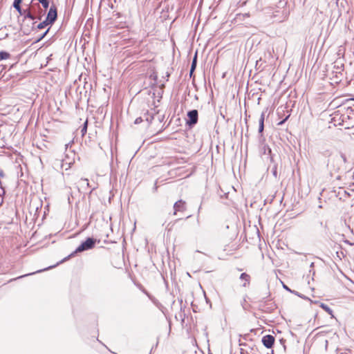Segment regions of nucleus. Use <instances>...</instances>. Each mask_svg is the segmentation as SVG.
<instances>
[{
  "label": "nucleus",
  "instance_id": "nucleus-37",
  "mask_svg": "<svg viewBox=\"0 0 354 354\" xmlns=\"http://www.w3.org/2000/svg\"><path fill=\"white\" fill-rule=\"evenodd\" d=\"M26 275H27V274H24V277H26ZM21 277H23V276H21ZM19 278H21V277H20Z\"/></svg>",
  "mask_w": 354,
  "mask_h": 354
},
{
  "label": "nucleus",
  "instance_id": "nucleus-5",
  "mask_svg": "<svg viewBox=\"0 0 354 354\" xmlns=\"http://www.w3.org/2000/svg\"><path fill=\"white\" fill-rule=\"evenodd\" d=\"M28 6L30 8H31V11L35 15H37V20H41V17L46 13L45 10L41 9L39 2L37 1V0H31Z\"/></svg>",
  "mask_w": 354,
  "mask_h": 354
},
{
  "label": "nucleus",
  "instance_id": "nucleus-17",
  "mask_svg": "<svg viewBox=\"0 0 354 354\" xmlns=\"http://www.w3.org/2000/svg\"><path fill=\"white\" fill-rule=\"evenodd\" d=\"M10 56V53L6 51H1L0 52V61L3 59H6L9 58Z\"/></svg>",
  "mask_w": 354,
  "mask_h": 354
},
{
  "label": "nucleus",
  "instance_id": "nucleus-19",
  "mask_svg": "<svg viewBox=\"0 0 354 354\" xmlns=\"http://www.w3.org/2000/svg\"><path fill=\"white\" fill-rule=\"evenodd\" d=\"M48 25H50V24L45 19L44 21L39 23L37 26V28L41 30V29L44 28L45 27H46Z\"/></svg>",
  "mask_w": 354,
  "mask_h": 354
},
{
  "label": "nucleus",
  "instance_id": "nucleus-2",
  "mask_svg": "<svg viewBox=\"0 0 354 354\" xmlns=\"http://www.w3.org/2000/svg\"><path fill=\"white\" fill-rule=\"evenodd\" d=\"M346 162V156L343 153L332 156L327 164L328 167L333 171H338L340 169V165Z\"/></svg>",
  "mask_w": 354,
  "mask_h": 354
},
{
  "label": "nucleus",
  "instance_id": "nucleus-29",
  "mask_svg": "<svg viewBox=\"0 0 354 354\" xmlns=\"http://www.w3.org/2000/svg\"><path fill=\"white\" fill-rule=\"evenodd\" d=\"M292 293H294V294H295L296 295H297V296H299H299H300V295H301V294H299V292H296V291H292Z\"/></svg>",
  "mask_w": 354,
  "mask_h": 354
},
{
  "label": "nucleus",
  "instance_id": "nucleus-11",
  "mask_svg": "<svg viewBox=\"0 0 354 354\" xmlns=\"http://www.w3.org/2000/svg\"><path fill=\"white\" fill-rule=\"evenodd\" d=\"M266 112L263 111L259 120V133H262L264 129V120Z\"/></svg>",
  "mask_w": 354,
  "mask_h": 354
},
{
  "label": "nucleus",
  "instance_id": "nucleus-35",
  "mask_svg": "<svg viewBox=\"0 0 354 354\" xmlns=\"http://www.w3.org/2000/svg\"><path fill=\"white\" fill-rule=\"evenodd\" d=\"M84 180L88 182V179H84ZM87 185H88V183H87Z\"/></svg>",
  "mask_w": 354,
  "mask_h": 354
},
{
  "label": "nucleus",
  "instance_id": "nucleus-6",
  "mask_svg": "<svg viewBox=\"0 0 354 354\" xmlns=\"http://www.w3.org/2000/svg\"><path fill=\"white\" fill-rule=\"evenodd\" d=\"M187 118L188 119L186 121V124L189 127H194L197 122L198 120V112L196 109H193L187 112Z\"/></svg>",
  "mask_w": 354,
  "mask_h": 354
},
{
  "label": "nucleus",
  "instance_id": "nucleus-13",
  "mask_svg": "<svg viewBox=\"0 0 354 354\" xmlns=\"http://www.w3.org/2000/svg\"><path fill=\"white\" fill-rule=\"evenodd\" d=\"M196 65H197V53H196V54L194 55L192 62V65H191V68H190V71H189L190 77L192 76V74L194 73V72L196 68Z\"/></svg>",
  "mask_w": 354,
  "mask_h": 354
},
{
  "label": "nucleus",
  "instance_id": "nucleus-14",
  "mask_svg": "<svg viewBox=\"0 0 354 354\" xmlns=\"http://www.w3.org/2000/svg\"><path fill=\"white\" fill-rule=\"evenodd\" d=\"M21 2L22 0H15L13 3V7L19 13L21 12V10H22L21 7Z\"/></svg>",
  "mask_w": 354,
  "mask_h": 354
},
{
  "label": "nucleus",
  "instance_id": "nucleus-32",
  "mask_svg": "<svg viewBox=\"0 0 354 354\" xmlns=\"http://www.w3.org/2000/svg\"><path fill=\"white\" fill-rule=\"evenodd\" d=\"M336 77H337V79H339V81H341V80H342L341 77H339V75H336Z\"/></svg>",
  "mask_w": 354,
  "mask_h": 354
},
{
  "label": "nucleus",
  "instance_id": "nucleus-12",
  "mask_svg": "<svg viewBox=\"0 0 354 354\" xmlns=\"http://www.w3.org/2000/svg\"><path fill=\"white\" fill-rule=\"evenodd\" d=\"M239 278L241 280L244 281V283L242 285L243 287L248 286V285L250 284V276L249 274H248L245 272H243L240 275Z\"/></svg>",
  "mask_w": 354,
  "mask_h": 354
},
{
  "label": "nucleus",
  "instance_id": "nucleus-26",
  "mask_svg": "<svg viewBox=\"0 0 354 354\" xmlns=\"http://www.w3.org/2000/svg\"><path fill=\"white\" fill-rule=\"evenodd\" d=\"M1 187V189H2V193H0V196L4 195V194H5V193H6V192H5L4 189H3L2 187Z\"/></svg>",
  "mask_w": 354,
  "mask_h": 354
},
{
  "label": "nucleus",
  "instance_id": "nucleus-10",
  "mask_svg": "<svg viewBox=\"0 0 354 354\" xmlns=\"http://www.w3.org/2000/svg\"><path fill=\"white\" fill-rule=\"evenodd\" d=\"M174 214L176 215L178 212H183L186 210L185 202L183 200L176 201L174 205Z\"/></svg>",
  "mask_w": 354,
  "mask_h": 354
},
{
  "label": "nucleus",
  "instance_id": "nucleus-15",
  "mask_svg": "<svg viewBox=\"0 0 354 354\" xmlns=\"http://www.w3.org/2000/svg\"><path fill=\"white\" fill-rule=\"evenodd\" d=\"M319 306L329 315L333 316V310L326 304L320 303Z\"/></svg>",
  "mask_w": 354,
  "mask_h": 354
},
{
  "label": "nucleus",
  "instance_id": "nucleus-9",
  "mask_svg": "<svg viewBox=\"0 0 354 354\" xmlns=\"http://www.w3.org/2000/svg\"><path fill=\"white\" fill-rule=\"evenodd\" d=\"M274 340V337L272 335H264L261 339L262 344L267 348H271L273 346Z\"/></svg>",
  "mask_w": 354,
  "mask_h": 354
},
{
  "label": "nucleus",
  "instance_id": "nucleus-21",
  "mask_svg": "<svg viewBox=\"0 0 354 354\" xmlns=\"http://www.w3.org/2000/svg\"><path fill=\"white\" fill-rule=\"evenodd\" d=\"M49 29L50 28H48L43 34H41V35L37 39V41H39L40 40H41L46 35V34L49 31Z\"/></svg>",
  "mask_w": 354,
  "mask_h": 354
},
{
  "label": "nucleus",
  "instance_id": "nucleus-30",
  "mask_svg": "<svg viewBox=\"0 0 354 354\" xmlns=\"http://www.w3.org/2000/svg\"><path fill=\"white\" fill-rule=\"evenodd\" d=\"M299 297L301 298H303V299H309L308 298H307L306 297L304 296V295H300Z\"/></svg>",
  "mask_w": 354,
  "mask_h": 354
},
{
  "label": "nucleus",
  "instance_id": "nucleus-3",
  "mask_svg": "<svg viewBox=\"0 0 354 354\" xmlns=\"http://www.w3.org/2000/svg\"><path fill=\"white\" fill-rule=\"evenodd\" d=\"M286 4L287 1L286 0H279L277 8L282 9L281 12H280L279 10H277L276 11L273 12V17H278V19H276V21L278 22H282L288 18L289 12L286 8H285Z\"/></svg>",
  "mask_w": 354,
  "mask_h": 354
},
{
  "label": "nucleus",
  "instance_id": "nucleus-23",
  "mask_svg": "<svg viewBox=\"0 0 354 354\" xmlns=\"http://www.w3.org/2000/svg\"><path fill=\"white\" fill-rule=\"evenodd\" d=\"M142 121H143L142 118L139 117V118H137L135 120L134 123H135L136 124H138L141 123Z\"/></svg>",
  "mask_w": 354,
  "mask_h": 354
},
{
  "label": "nucleus",
  "instance_id": "nucleus-34",
  "mask_svg": "<svg viewBox=\"0 0 354 354\" xmlns=\"http://www.w3.org/2000/svg\"><path fill=\"white\" fill-rule=\"evenodd\" d=\"M166 77L168 78L169 77V73H167Z\"/></svg>",
  "mask_w": 354,
  "mask_h": 354
},
{
  "label": "nucleus",
  "instance_id": "nucleus-24",
  "mask_svg": "<svg viewBox=\"0 0 354 354\" xmlns=\"http://www.w3.org/2000/svg\"><path fill=\"white\" fill-rule=\"evenodd\" d=\"M283 288H284L285 290H288V291H289V292H292V290H291L288 288V286H287L286 285L283 284Z\"/></svg>",
  "mask_w": 354,
  "mask_h": 354
},
{
  "label": "nucleus",
  "instance_id": "nucleus-36",
  "mask_svg": "<svg viewBox=\"0 0 354 354\" xmlns=\"http://www.w3.org/2000/svg\"><path fill=\"white\" fill-rule=\"evenodd\" d=\"M313 265H314V263H312L310 264V266L312 267V266H313Z\"/></svg>",
  "mask_w": 354,
  "mask_h": 354
},
{
  "label": "nucleus",
  "instance_id": "nucleus-31",
  "mask_svg": "<svg viewBox=\"0 0 354 354\" xmlns=\"http://www.w3.org/2000/svg\"><path fill=\"white\" fill-rule=\"evenodd\" d=\"M4 176L3 171L0 170V176L3 177Z\"/></svg>",
  "mask_w": 354,
  "mask_h": 354
},
{
  "label": "nucleus",
  "instance_id": "nucleus-16",
  "mask_svg": "<svg viewBox=\"0 0 354 354\" xmlns=\"http://www.w3.org/2000/svg\"><path fill=\"white\" fill-rule=\"evenodd\" d=\"M250 17L249 13L244 14H237L236 17V21H244L245 18H248Z\"/></svg>",
  "mask_w": 354,
  "mask_h": 354
},
{
  "label": "nucleus",
  "instance_id": "nucleus-22",
  "mask_svg": "<svg viewBox=\"0 0 354 354\" xmlns=\"http://www.w3.org/2000/svg\"><path fill=\"white\" fill-rule=\"evenodd\" d=\"M153 120V115H149V114H147V115L146 116V120L149 123H151Z\"/></svg>",
  "mask_w": 354,
  "mask_h": 354
},
{
  "label": "nucleus",
  "instance_id": "nucleus-8",
  "mask_svg": "<svg viewBox=\"0 0 354 354\" xmlns=\"http://www.w3.org/2000/svg\"><path fill=\"white\" fill-rule=\"evenodd\" d=\"M260 153L262 156H265L270 162L273 161V157L272 155V150L268 145L262 142L260 145Z\"/></svg>",
  "mask_w": 354,
  "mask_h": 354
},
{
  "label": "nucleus",
  "instance_id": "nucleus-1",
  "mask_svg": "<svg viewBox=\"0 0 354 354\" xmlns=\"http://www.w3.org/2000/svg\"><path fill=\"white\" fill-rule=\"evenodd\" d=\"M19 14L24 17L22 29L24 30V34L28 35L30 30L35 28L37 15H35L31 11V8H30L28 6L27 8L22 9Z\"/></svg>",
  "mask_w": 354,
  "mask_h": 354
},
{
  "label": "nucleus",
  "instance_id": "nucleus-27",
  "mask_svg": "<svg viewBox=\"0 0 354 354\" xmlns=\"http://www.w3.org/2000/svg\"><path fill=\"white\" fill-rule=\"evenodd\" d=\"M151 77H153V80H157V75H151Z\"/></svg>",
  "mask_w": 354,
  "mask_h": 354
},
{
  "label": "nucleus",
  "instance_id": "nucleus-4",
  "mask_svg": "<svg viewBox=\"0 0 354 354\" xmlns=\"http://www.w3.org/2000/svg\"><path fill=\"white\" fill-rule=\"evenodd\" d=\"M97 243V240L93 237H88L84 241L75 249V250L69 255L67 259L73 256L75 254L80 253L93 249Z\"/></svg>",
  "mask_w": 354,
  "mask_h": 354
},
{
  "label": "nucleus",
  "instance_id": "nucleus-25",
  "mask_svg": "<svg viewBox=\"0 0 354 354\" xmlns=\"http://www.w3.org/2000/svg\"><path fill=\"white\" fill-rule=\"evenodd\" d=\"M272 173H273V175L274 176H277V168H276V167H274V168L273 169Z\"/></svg>",
  "mask_w": 354,
  "mask_h": 354
},
{
  "label": "nucleus",
  "instance_id": "nucleus-7",
  "mask_svg": "<svg viewBox=\"0 0 354 354\" xmlns=\"http://www.w3.org/2000/svg\"><path fill=\"white\" fill-rule=\"evenodd\" d=\"M57 18V10L55 5H52L48 12L46 20L51 25Z\"/></svg>",
  "mask_w": 354,
  "mask_h": 354
},
{
  "label": "nucleus",
  "instance_id": "nucleus-33",
  "mask_svg": "<svg viewBox=\"0 0 354 354\" xmlns=\"http://www.w3.org/2000/svg\"><path fill=\"white\" fill-rule=\"evenodd\" d=\"M336 73L337 74V72H336ZM338 73L340 75L341 77L343 76V74L341 72H338Z\"/></svg>",
  "mask_w": 354,
  "mask_h": 354
},
{
  "label": "nucleus",
  "instance_id": "nucleus-18",
  "mask_svg": "<svg viewBox=\"0 0 354 354\" xmlns=\"http://www.w3.org/2000/svg\"><path fill=\"white\" fill-rule=\"evenodd\" d=\"M39 3H41L44 8V10H46L49 7V1L48 0H37Z\"/></svg>",
  "mask_w": 354,
  "mask_h": 354
},
{
  "label": "nucleus",
  "instance_id": "nucleus-28",
  "mask_svg": "<svg viewBox=\"0 0 354 354\" xmlns=\"http://www.w3.org/2000/svg\"><path fill=\"white\" fill-rule=\"evenodd\" d=\"M292 293H294V294H295L296 295H297V296H299H299H300V295H301V294H299V292H296V291H292Z\"/></svg>",
  "mask_w": 354,
  "mask_h": 354
},
{
  "label": "nucleus",
  "instance_id": "nucleus-20",
  "mask_svg": "<svg viewBox=\"0 0 354 354\" xmlns=\"http://www.w3.org/2000/svg\"><path fill=\"white\" fill-rule=\"evenodd\" d=\"M87 126H88V120H86L83 124L82 129H81V133H82V136H84L86 133Z\"/></svg>",
  "mask_w": 354,
  "mask_h": 354
}]
</instances>
